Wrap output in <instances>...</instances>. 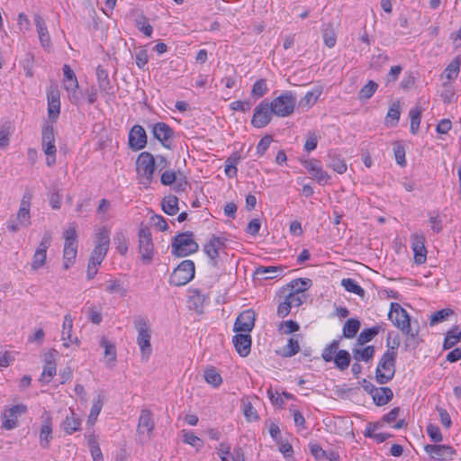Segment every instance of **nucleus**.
<instances>
[{
	"instance_id": "1",
	"label": "nucleus",
	"mask_w": 461,
	"mask_h": 461,
	"mask_svg": "<svg viewBox=\"0 0 461 461\" xmlns=\"http://www.w3.org/2000/svg\"><path fill=\"white\" fill-rule=\"evenodd\" d=\"M33 198V190L26 186L16 212L15 220L7 221V229L11 232H17L21 227L28 228L32 224L31 206Z\"/></svg>"
},
{
	"instance_id": "2",
	"label": "nucleus",
	"mask_w": 461,
	"mask_h": 461,
	"mask_svg": "<svg viewBox=\"0 0 461 461\" xmlns=\"http://www.w3.org/2000/svg\"><path fill=\"white\" fill-rule=\"evenodd\" d=\"M388 318L395 327L401 330L402 332L408 337L411 339L418 337L419 323L417 321L411 322L407 311L399 303H391Z\"/></svg>"
},
{
	"instance_id": "3",
	"label": "nucleus",
	"mask_w": 461,
	"mask_h": 461,
	"mask_svg": "<svg viewBox=\"0 0 461 461\" xmlns=\"http://www.w3.org/2000/svg\"><path fill=\"white\" fill-rule=\"evenodd\" d=\"M134 328L136 329L137 344L140 347L141 357L143 360H148L151 355V326L149 321L145 316H137L133 321Z\"/></svg>"
},
{
	"instance_id": "4",
	"label": "nucleus",
	"mask_w": 461,
	"mask_h": 461,
	"mask_svg": "<svg viewBox=\"0 0 461 461\" xmlns=\"http://www.w3.org/2000/svg\"><path fill=\"white\" fill-rule=\"evenodd\" d=\"M397 352L386 350L379 359L375 369V380L380 384L390 382L395 374Z\"/></svg>"
},
{
	"instance_id": "5",
	"label": "nucleus",
	"mask_w": 461,
	"mask_h": 461,
	"mask_svg": "<svg viewBox=\"0 0 461 461\" xmlns=\"http://www.w3.org/2000/svg\"><path fill=\"white\" fill-rule=\"evenodd\" d=\"M198 249V243L193 239L191 231L177 234L171 242V253L177 258L187 257L196 252Z\"/></svg>"
},
{
	"instance_id": "6",
	"label": "nucleus",
	"mask_w": 461,
	"mask_h": 461,
	"mask_svg": "<svg viewBox=\"0 0 461 461\" xmlns=\"http://www.w3.org/2000/svg\"><path fill=\"white\" fill-rule=\"evenodd\" d=\"M63 267L68 269L74 265L77 254V224L71 223L64 232Z\"/></svg>"
},
{
	"instance_id": "7",
	"label": "nucleus",
	"mask_w": 461,
	"mask_h": 461,
	"mask_svg": "<svg viewBox=\"0 0 461 461\" xmlns=\"http://www.w3.org/2000/svg\"><path fill=\"white\" fill-rule=\"evenodd\" d=\"M41 149L46 155V164L53 167L56 163L57 148L55 145V131L52 122H46L41 131Z\"/></svg>"
},
{
	"instance_id": "8",
	"label": "nucleus",
	"mask_w": 461,
	"mask_h": 461,
	"mask_svg": "<svg viewBox=\"0 0 461 461\" xmlns=\"http://www.w3.org/2000/svg\"><path fill=\"white\" fill-rule=\"evenodd\" d=\"M136 170L140 182L142 185H149L155 171V158L149 152H141L136 160Z\"/></svg>"
},
{
	"instance_id": "9",
	"label": "nucleus",
	"mask_w": 461,
	"mask_h": 461,
	"mask_svg": "<svg viewBox=\"0 0 461 461\" xmlns=\"http://www.w3.org/2000/svg\"><path fill=\"white\" fill-rule=\"evenodd\" d=\"M195 274L194 263L190 259L183 260L172 272L169 284L174 286H182L188 284Z\"/></svg>"
},
{
	"instance_id": "10",
	"label": "nucleus",
	"mask_w": 461,
	"mask_h": 461,
	"mask_svg": "<svg viewBox=\"0 0 461 461\" xmlns=\"http://www.w3.org/2000/svg\"><path fill=\"white\" fill-rule=\"evenodd\" d=\"M274 114L278 117L291 115L296 105V97L291 91H285L271 102Z\"/></svg>"
},
{
	"instance_id": "11",
	"label": "nucleus",
	"mask_w": 461,
	"mask_h": 461,
	"mask_svg": "<svg viewBox=\"0 0 461 461\" xmlns=\"http://www.w3.org/2000/svg\"><path fill=\"white\" fill-rule=\"evenodd\" d=\"M139 252L142 262L149 265L154 258V243L149 227L140 225L139 230Z\"/></svg>"
},
{
	"instance_id": "12",
	"label": "nucleus",
	"mask_w": 461,
	"mask_h": 461,
	"mask_svg": "<svg viewBox=\"0 0 461 461\" xmlns=\"http://www.w3.org/2000/svg\"><path fill=\"white\" fill-rule=\"evenodd\" d=\"M154 427L152 412L148 409L141 410L137 425V435L141 443H145L151 438Z\"/></svg>"
},
{
	"instance_id": "13",
	"label": "nucleus",
	"mask_w": 461,
	"mask_h": 461,
	"mask_svg": "<svg viewBox=\"0 0 461 461\" xmlns=\"http://www.w3.org/2000/svg\"><path fill=\"white\" fill-rule=\"evenodd\" d=\"M273 115L275 114L270 101L265 99L256 106L251 124L258 129L264 128L271 122Z\"/></svg>"
},
{
	"instance_id": "14",
	"label": "nucleus",
	"mask_w": 461,
	"mask_h": 461,
	"mask_svg": "<svg viewBox=\"0 0 461 461\" xmlns=\"http://www.w3.org/2000/svg\"><path fill=\"white\" fill-rule=\"evenodd\" d=\"M51 241V232L45 231L32 257V261L31 264L32 270L37 271L45 265L47 259V250L50 247Z\"/></svg>"
},
{
	"instance_id": "15",
	"label": "nucleus",
	"mask_w": 461,
	"mask_h": 461,
	"mask_svg": "<svg viewBox=\"0 0 461 461\" xmlns=\"http://www.w3.org/2000/svg\"><path fill=\"white\" fill-rule=\"evenodd\" d=\"M28 411L25 404L20 403L6 409L2 416V427L11 430L18 426V418Z\"/></svg>"
},
{
	"instance_id": "16",
	"label": "nucleus",
	"mask_w": 461,
	"mask_h": 461,
	"mask_svg": "<svg viewBox=\"0 0 461 461\" xmlns=\"http://www.w3.org/2000/svg\"><path fill=\"white\" fill-rule=\"evenodd\" d=\"M149 127L151 128L152 136L158 140L163 147L170 149L174 138V130L163 122H156Z\"/></svg>"
},
{
	"instance_id": "17",
	"label": "nucleus",
	"mask_w": 461,
	"mask_h": 461,
	"mask_svg": "<svg viewBox=\"0 0 461 461\" xmlns=\"http://www.w3.org/2000/svg\"><path fill=\"white\" fill-rule=\"evenodd\" d=\"M147 142L148 137L145 129L140 124L133 125L129 131V148L133 151H138L144 149Z\"/></svg>"
},
{
	"instance_id": "18",
	"label": "nucleus",
	"mask_w": 461,
	"mask_h": 461,
	"mask_svg": "<svg viewBox=\"0 0 461 461\" xmlns=\"http://www.w3.org/2000/svg\"><path fill=\"white\" fill-rule=\"evenodd\" d=\"M225 239L212 235L207 242L203 245V250L210 258L211 264L213 267H217V258L219 251L224 248Z\"/></svg>"
},
{
	"instance_id": "19",
	"label": "nucleus",
	"mask_w": 461,
	"mask_h": 461,
	"mask_svg": "<svg viewBox=\"0 0 461 461\" xmlns=\"http://www.w3.org/2000/svg\"><path fill=\"white\" fill-rule=\"evenodd\" d=\"M424 449L433 459L438 461L451 460L456 454V450L448 445H426Z\"/></svg>"
},
{
	"instance_id": "20",
	"label": "nucleus",
	"mask_w": 461,
	"mask_h": 461,
	"mask_svg": "<svg viewBox=\"0 0 461 461\" xmlns=\"http://www.w3.org/2000/svg\"><path fill=\"white\" fill-rule=\"evenodd\" d=\"M255 325V312L251 310L242 312L234 323V331L249 333Z\"/></svg>"
},
{
	"instance_id": "21",
	"label": "nucleus",
	"mask_w": 461,
	"mask_h": 461,
	"mask_svg": "<svg viewBox=\"0 0 461 461\" xmlns=\"http://www.w3.org/2000/svg\"><path fill=\"white\" fill-rule=\"evenodd\" d=\"M303 165L318 183H327L330 179V175L322 169L320 160L308 159Z\"/></svg>"
},
{
	"instance_id": "22",
	"label": "nucleus",
	"mask_w": 461,
	"mask_h": 461,
	"mask_svg": "<svg viewBox=\"0 0 461 461\" xmlns=\"http://www.w3.org/2000/svg\"><path fill=\"white\" fill-rule=\"evenodd\" d=\"M411 249L414 253V261L421 265L426 261L427 249L425 247V238L421 234H413L411 237Z\"/></svg>"
},
{
	"instance_id": "23",
	"label": "nucleus",
	"mask_w": 461,
	"mask_h": 461,
	"mask_svg": "<svg viewBox=\"0 0 461 461\" xmlns=\"http://www.w3.org/2000/svg\"><path fill=\"white\" fill-rule=\"evenodd\" d=\"M96 78L102 94L109 96L115 95L116 90L109 79L108 72L100 65L96 68Z\"/></svg>"
},
{
	"instance_id": "24",
	"label": "nucleus",
	"mask_w": 461,
	"mask_h": 461,
	"mask_svg": "<svg viewBox=\"0 0 461 461\" xmlns=\"http://www.w3.org/2000/svg\"><path fill=\"white\" fill-rule=\"evenodd\" d=\"M237 352L241 357H247L250 352L251 337L249 334H237L232 339Z\"/></svg>"
},
{
	"instance_id": "25",
	"label": "nucleus",
	"mask_w": 461,
	"mask_h": 461,
	"mask_svg": "<svg viewBox=\"0 0 461 461\" xmlns=\"http://www.w3.org/2000/svg\"><path fill=\"white\" fill-rule=\"evenodd\" d=\"M230 447L227 444L221 443L218 448V455L221 461H245L244 455L240 448H234L233 452L230 451Z\"/></svg>"
},
{
	"instance_id": "26",
	"label": "nucleus",
	"mask_w": 461,
	"mask_h": 461,
	"mask_svg": "<svg viewBox=\"0 0 461 461\" xmlns=\"http://www.w3.org/2000/svg\"><path fill=\"white\" fill-rule=\"evenodd\" d=\"M312 282L309 278H297L292 280L286 287H284L282 293L292 292L305 294V292L312 286Z\"/></svg>"
},
{
	"instance_id": "27",
	"label": "nucleus",
	"mask_w": 461,
	"mask_h": 461,
	"mask_svg": "<svg viewBox=\"0 0 461 461\" xmlns=\"http://www.w3.org/2000/svg\"><path fill=\"white\" fill-rule=\"evenodd\" d=\"M283 267H263L260 266L255 270V276L260 279H273L282 276Z\"/></svg>"
},
{
	"instance_id": "28",
	"label": "nucleus",
	"mask_w": 461,
	"mask_h": 461,
	"mask_svg": "<svg viewBox=\"0 0 461 461\" xmlns=\"http://www.w3.org/2000/svg\"><path fill=\"white\" fill-rule=\"evenodd\" d=\"M63 87L68 92L70 102L73 104H79L81 95L78 92L79 85L77 78L63 80Z\"/></svg>"
},
{
	"instance_id": "29",
	"label": "nucleus",
	"mask_w": 461,
	"mask_h": 461,
	"mask_svg": "<svg viewBox=\"0 0 461 461\" xmlns=\"http://www.w3.org/2000/svg\"><path fill=\"white\" fill-rule=\"evenodd\" d=\"M52 438V422L50 416H47L43 421L40 431V444L43 448H47Z\"/></svg>"
},
{
	"instance_id": "30",
	"label": "nucleus",
	"mask_w": 461,
	"mask_h": 461,
	"mask_svg": "<svg viewBox=\"0 0 461 461\" xmlns=\"http://www.w3.org/2000/svg\"><path fill=\"white\" fill-rule=\"evenodd\" d=\"M100 345L104 349L106 365L112 367L116 361V348L114 344L103 337L100 340Z\"/></svg>"
},
{
	"instance_id": "31",
	"label": "nucleus",
	"mask_w": 461,
	"mask_h": 461,
	"mask_svg": "<svg viewBox=\"0 0 461 461\" xmlns=\"http://www.w3.org/2000/svg\"><path fill=\"white\" fill-rule=\"evenodd\" d=\"M393 397V393L389 387H378L372 395L375 403L383 406L388 403Z\"/></svg>"
},
{
	"instance_id": "32",
	"label": "nucleus",
	"mask_w": 461,
	"mask_h": 461,
	"mask_svg": "<svg viewBox=\"0 0 461 461\" xmlns=\"http://www.w3.org/2000/svg\"><path fill=\"white\" fill-rule=\"evenodd\" d=\"M80 426V419L76 417L74 411H71L70 415L67 416L64 421L62 422L61 428L67 434L71 435L75 431L79 430Z\"/></svg>"
},
{
	"instance_id": "33",
	"label": "nucleus",
	"mask_w": 461,
	"mask_h": 461,
	"mask_svg": "<svg viewBox=\"0 0 461 461\" xmlns=\"http://www.w3.org/2000/svg\"><path fill=\"white\" fill-rule=\"evenodd\" d=\"M104 395L103 393H98L97 397L94 400L90 413L88 415L87 423L94 425L100 414L104 405Z\"/></svg>"
},
{
	"instance_id": "34",
	"label": "nucleus",
	"mask_w": 461,
	"mask_h": 461,
	"mask_svg": "<svg viewBox=\"0 0 461 461\" xmlns=\"http://www.w3.org/2000/svg\"><path fill=\"white\" fill-rule=\"evenodd\" d=\"M384 328L381 325L374 326L369 329L363 330L357 337V342L358 345H364L371 341Z\"/></svg>"
},
{
	"instance_id": "35",
	"label": "nucleus",
	"mask_w": 461,
	"mask_h": 461,
	"mask_svg": "<svg viewBox=\"0 0 461 461\" xmlns=\"http://www.w3.org/2000/svg\"><path fill=\"white\" fill-rule=\"evenodd\" d=\"M327 166L338 174H344L348 169L345 160L336 154L329 155Z\"/></svg>"
},
{
	"instance_id": "36",
	"label": "nucleus",
	"mask_w": 461,
	"mask_h": 461,
	"mask_svg": "<svg viewBox=\"0 0 461 461\" xmlns=\"http://www.w3.org/2000/svg\"><path fill=\"white\" fill-rule=\"evenodd\" d=\"M422 109L420 106H415L409 112L411 119L410 130L412 134H417L420 129Z\"/></svg>"
},
{
	"instance_id": "37",
	"label": "nucleus",
	"mask_w": 461,
	"mask_h": 461,
	"mask_svg": "<svg viewBox=\"0 0 461 461\" xmlns=\"http://www.w3.org/2000/svg\"><path fill=\"white\" fill-rule=\"evenodd\" d=\"M461 339V331L458 327H454L450 330H448L446 334L443 348L445 349H449L453 348L456 344L460 341Z\"/></svg>"
},
{
	"instance_id": "38",
	"label": "nucleus",
	"mask_w": 461,
	"mask_h": 461,
	"mask_svg": "<svg viewBox=\"0 0 461 461\" xmlns=\"http://www.w3.org/2000/svg\"><path fill=\"white\" fill-rule=\"evenodd\" d=\"M350 359H351L350 354L345 349H340L336 353L332 361H334L335 366L339 370L343 371V370H346L349 366Z\"/></svg>"
},
{
	"instance_id": "39",
	"label": "nucleus",
	"mask_w": 461,
	"mask_h": 461,
	"mask_svg": "<svg viewBox=\"0 0 461 461\" xmlns=\"http://www.w3.org/2000/svg\"><path fill=\"white\" fill-rule=\"evenodd\" d=\"M360 329V321L357 319H348L343 326V336L346 339H353Z\"/></svg>"
},
{
	"instance_id": "40",
	"label": "nucleus",
	"mask_w": 461,
	"mask_h": 461,
	"mask_svg": "<svg viewBox=\"0 0 461 461\" xmlns=\"http://www.w3.org/2000/svg\"><path fill=\"white\" fill-rule=\"evenodd\" d=\"M353 357L357 361L369 362L375 355V347L367 346L362 349L353 348Z\"/></svg>"
},
{
	"instance_id": "41",
	"label": "nucleus",
	"mask_w": 461,
	"mask_h": 461,
	"mask_svg": "<svg viewBox=\"0 0 461 461\" xmlns=\"http://www.w3.org/2000/svg\"><path fill=\"white\" fill-rule=\"evenodd\" d=\"M162 210L167 215H175L178 212V199L175 195H168L162 201Z\"/></svg>"
},
{
	"instance_id": "42",
	"label": "nucleus",
	"mask_w": 461,
	"mask_h": 461,
	"mask_svg": "<svg viewBox=\"0 0 461 461\" xmlns=\"http://www.w3.org/2000/svg\"><path fill=\"white\" fill-rule=\"evenodd\" d=\"M87 444L90 453L94 461H104L103 453L99 447L98 440L95 435H90L87 439Z\"/></svg>"
},
{
	"instance_id": "43",
	"label": "nucleus",
	"mask_w": 461,
	"mask_h": 461,
	"mask_svg": "<svg viewBox=\"0 0 461 461\" xmlns=\"http://www.w3.org/2000/svg\"><path fill=\"white\" fill-rule=\"evenodd\" d=\"M113 242L116 249L121 255H125L128 251L129 240L123 231H117L113 237Z\"/></svg>"
},
{
	"instance_id": "44",
	"label": "nucleus",
	"mask_w": 461,
	"mask_h": 461,
	"mask_svg": "<svg viewBox=\"0 0 461 461\" xmlns=\"http://www.w3.org/2000/svg\"><path fill=\"white\" fill-rule=\"evenodd\" d=\"M268 91L267 84L266 79L257 80L251 89V97L255 100L262 98Z\"/></svg>"
},
{
	"instance_id": "45",
	"label": "nucleus",
	"mask_w": 461,
	"mask_h": 461,
	"mask_svg": "<svg viewBox=\"0 0 461 461\" xmlns=\"http://www.w3.org/2000/svg\"><path fill=\"white\" fill-rule=\"evenodd\" d=\"M104 289L109 294H120L124 296L127 290L122 286V282L118 279H109L104 283Z\"/></svg>"
},
{
	"instance_id": "46",
	"label": "nucleus",
	"mask_w": 461,
	"mask_h": 461,
	"mask_svg": "<svg viewBox=\"0 0 461 461\" xmlns=\"http://www.w3.org/2000/svg\"><path fill=\"white\" fill-rule=\"evenodd\" d=\"M460 63L461 59L457 56L447 65L444 73L448 80H454L457 77L460 71Z\"/></svg>"
},
{
	"instance_id": "47",
	"label": "nucleus",
	"mask_w": 461,
	"mask_h": 461,
	"mask_svg": "<svg viewBox=\"0 0 461 461\" xmlns=\"http://www.w3.org/2000/svg\"><path fill=\"white\" fill-rule=\"evenodd\" d=\"M11 122H5L0 125V148L5 149L9 145L10 136L13 133Z\"/></svg>"
},
{
	"instance_id": "48",
	"label": "nucleus",
	"mask_w": 461,
	"mask_h": 461,
	"mask_svg": "<svg viewBox=\"0 0 461 461\" xmlns=\"http://www.w3.org/2000/svg\"><path fill=\"white\" fill-rule=\"evenodd\" d=\"M378 88L377 83L369 80L358 92L359 100L370 99Z\"/></svg>"
},
{
	"instance_id": "49",
	"label": "nucleus",
	"mask_w": 461,
	"mask_h": 461,
	"mask_svg": "<svg viewBox=\"0 0 461 461\" xmlns=\"http://www.w3.org/2000/svg\"><path fill=\"white\" fill-rule=\"evenodd\" d=\"M341 285L347 292L353 293L360 296H363L365 294V290L352 278H343L341 280Z\"/></svg>"
},
{
	"instance_id": "50",
	"label": "nucleus",
	"mask_w": 461,
	"mask_h": 461,
	"mask_svg": "<svg viewBox=\"0 0 461 461\" xmlns=\"http://www.w3.org/2000/svg\"><path fill=\"white\" fill-rule=\"evenodd\" d=\"M193 294L190 296V302L193 304V308L196 312H202L204 302L207 300V296L203 294L199 290L194 289L191 292Z\"/></svg>"
},
{
	"instance_id": "51",
	"label": "nucleus",
	"mask_w": 461,
	"mask_h": 461,
	"mask_svg": "<svg viewBox=\"0 0 461 461\" xmlns=\"http://www.w3.org/2000/svg\"><path fill=\"white\" fill-rule=\"evenodd\" d=\"M203 376L205 381L215 388L219 387L222 383V378L215 368L206 369Z\"/></svg>"
},
{
	"instance_id": "52",
	"label": "nucleus",
	"mask_w": 461,
	"mask_h": 461,
	"mask_svg": "<svg viewBox=\"0 0 461 461\" xmlns=\"http://www.w3.org/2000/svg\"><path fill=\"white\" fill-rule=\"evenodd\" d=\"M282 294H284V296L286 298V300L289 302L293 308L301 306L307 300L306 294L292 292H286Z\"/></svg>"
},
{
	"instance_id": "53",
	"label": "nucleus",
	"mask_w": 461,
	"mask_h": 461,
	"mask_svg": "<svg viewBox=\"0 0 461 461\" xmlns=\"http://www.w3.org/2000/svg\"><path fill=\"white\" fill-rule=\"evenodd\" d=\"M110 231L105 227H100L96 234L95 246L109 249Z\"/></svg>"
},
{
	"instance_id": "54",
	"label": "nucleus",
	"mask_w": 461,
	"mask_h": 461,
	"mask_svg": "<svg viewBox=\"0 0 461 461\" xmlns=\"http://www.w3.org/2000/svg\"><path fill=\"white\" fill-rule=\"evenodd\" d=\"M34 55L31 52L25 53L23 60L22 66L24 70V74L27 77H32L34 75L33 68H34Z\"/></svg>"
},
{
	"instance_id": "55",
	"label": "nucleus",
	"mask_w": 461,
	"mask_h": 461,
	"mask_svg": "<svg viewBox=\"0 0 461 461\" xmlns=\"http://www.w3.org/2000/svg\"><path fill=\"white\" fill-rule=\"evenodd\" d=\"M320 94L321 92L319 91L307 92L305 95L299 101V106L302 108L309 109L317 102Z\"/></svg>"
},
{
	"instance_id": "56",
	"label": "nucleus",
	"mask_w": 461,
	"mask_h": 461,
	"mask_svg": "<svg viewBox=\"0 0 461 461\" xmlns=\"http://www.w3.org/2000/svg\"><path fill=\"white\" fill-rule=\"evenodd\" d=\"M339 340L331 341L321 353V357L325 362H331L336 353L339 351Z\"/></svg>"
},
{
	"instance_id": "57",
	"label": "nucleus",
	"mask_w": 461,
	"mask_h": 461,
	"mask_svg": "<svg viewBox=\"0 0 461 461\" xmlns=\"http://www.w3.org/2000/svg\"><path fill=\"white\" fill-rule=\"evenodd\" d=\"M183 434V441L185 444L191 445L192 447H196L197 449L201 448L203 445V440L195 436L194 432L188 430H182Z\"/></svg>"
},
{
	"instance_id": "58",
	"label": "nucleus",
	"mask_w": 461,
	"mask_h": 461,
	"mask_svg": "<svg viewBox=\"0 0 461 461\" xmlns=\"http://www.w3.org/2000/svg\"><path fill=\"white\" fill-rule=\"evenodd\" d=\"M57 373V364L56 363H49L48 365H44L43 371L41 375V382L43 384H48L52 377Z\"/></svg>"
},
{
	"instance_id": "59",
	"label": "nucleus",
	"mask_w": 461,
	"mask_h": 461,
	"mask_svg": "<svg viewBox=\"0 0 461 461\" xmlns=\"http://www.w3.org/2000/svg\"><path fill=\"white\" fill-rule=\"evenodd\" d=\"M453 310L451 309H442V310H439V311H437L435 312L434 313L431 314L430 316V320H429V324L430 326H433L435 324H438L439 322H442L443 321H445L448 316H450L451 314H453Z\"/></svg>"
},
{
	"instance_id": "60",
	"label": "nucleus",
	"mask_w": 461,
	"mask_h": 461,
	"mask_svg": "<svg viewBox=\"0 0 461 461\" xmlns=\"http://www.w3.org/2000/svg\"><path fill=\"white\" fill-rule=\"evenodd\" d=\"M285 357H293L300 351L298 339L290 338L286 346L283 348Z\"/></svg>"
},
{
	"instance_id": "61",
	"label": "nucleus",
	"mask_w": 461,
	"mask_h": 461,
	"mask_svg": "<svg viewBox=\"0 0 461 461\" xmlns=\"http://www.w3.org/2000/svg\"><path fill=\"white\" fill-rule=\"evenodd\" d=\"M107 252V249L95 246L89 260H91L92 264L94 265H100L105 258Z\"/></svg>"
},
{
	"instance_id": "62",
	"label": "nucleus",
	"mask_w": 461,
	"mask_h": 461,
	"mask_svg": "<svg viewBox=\"0 0 461 461\" xmlns=\"http://www.w3.org/2000/svg\"><path fill=\"white\" fill-rule=\"evenodd\" d=\"M299 324L292 320L282 321L278 327L279 331L283 334H291L299 330Z\"/></svg>"
},
{
	"instance_id": "63",
	"label": "nucleus",
	"mask_w": 461,
	"mask_h": 461,
	"mask_svg": "<svg viewBox=\"0 0 461 461\" xmlns=\"http://www.w3.org/2000/svg\"><path fill=\"white\" fill-rule=\"evenodd\" d=\"M73 327V320L70 316V314H67L64 317L63 321V330H62V339L64 341L66 340H71V331Z\"/></svg>"
},
{
	"instance_id": "64",
	"label": "nucleus",
	"mask_w": 461,
	"mask_h": 461,
	"mask_svg": "<svg viewBox=\"0 0 461 461\" xmlns=\"http://www.w3.org/2000/svg\"><path fill=\"white\" fill-rule=\"evenodd\" d=\"M426 430L433 442L438 443L442 441V433L440 431V429L437 425L430 423L427 426Z\"/></svg>"
}]
</instances>
